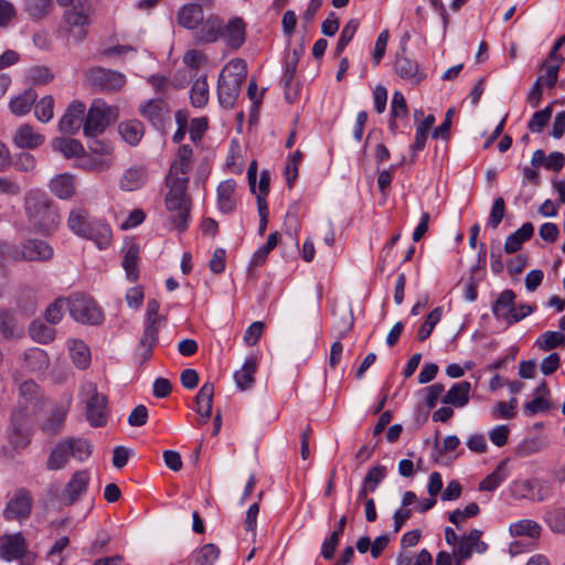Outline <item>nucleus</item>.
Returning a JSON list of instances; mask_svg holds the SVG:
<instances>
[{"instance_id": "obj_42", "label": "nucleus", "mask_w": 565, "mask_h": 565, "mask_svg": "<svg viewBox=\"0 0 565 565\" xmlns=\"http://www.w3.org/2000/svg\"><path fill=\"white\" fill-rule=\"evenodd\" d=\"M530 239V222H525L516 232L507 237L504 250L508 254L516 253L524 242Z\"/></svg>"}, {"instance_id": "obj_53", "label": "nucleus", "mask_w": 565, "mask_h": 565, "mask_svg": "<svg viewBox=\"0 0 565 565\" xmlns=\"http://www.w3.org/2000/svg\"><path fill=\"white\" fill-rule=\"evenodd\" d=\"M220 556V548L213 544L209 543L203 545L196 553L195 564L196 565H213V563Z\"/></svg>"}, {"instance_id": "obj_58", "label": "nucleus", "mask_w": 565, "mask_h": 565, "mask_svg": "<svg viewBox=\"0 0 565 565\" xmlns=\"http://www.w3.org/2000/svg\"><path fill=\"white\" fill-rule=\"evenodd\" d=\"M385 477L386 467L381 465L374 466L367 471L363 480V484L367 486L371 492H374L377 486L385 479Z\"/></svg>"}, {"instance_id": "obj_21", "label": "nucleus", "mask_w": 565, "mask_h": 565, "mask_svg": "<svg viewBox=\"0 0 565 565\" xmlns=\"http://www.w3.org/2000/svg\"><path fill=\"white\" fill-rule=\"evenodd\" d=\"M52 255V247L41 239L26 241L21 250V259L24 260H47Z\"/></svg>"}, {"instance_id": "obj_32", "label": "nucleus", "mask_w": 565, "mask_h": 565, "mask_svg": "<svg viewBox=\"0 0 565 565\" xmlns=\"http://www.w3.org/2000/svg\"><path fill=\"white\" fill-rule=\"evenodd\" d=\"M143 117L148 118L153 125L162 124L167 114V105L161 98L150 99L140 106Z\"/></svg>"}, {"instance_id": "obj_51", "label": "nucleus", "mask_w": 565, "mask_h": 565, "mask_svg": "<svg viewBox=\"0 0 565 565\" xmlns=\"http://www.w3.org/2000/svg\"><path fill=\"white\" fill-rule=\"evenodd\" d=\"M68 445L72 449V457L78 461H84L87 459L92 451L93 446L88 443V440L84 438H66Z\"/></svg>"}, {"instance_id": "obj_14", "label": "nucleus", "mask_w": 565, "mask_h": 565, "mask_svg": "<svg viewBox=\"0 0 565 565\" xmlns=\"http://www.w3.org/2000/svg\"><path fill=\"white\" fill-rule=\"evenodd\" d=\"M86 106L83 102L74 100L66 108L58 122V129L65 135H75L84 124Z\"/></svg>"}, {"instance_id": "obj_13", "label": "nucleus", "mask_w": 565, "mask_h": 565, "mask_svg": "<svg viewBox=\"0 0 565 565\" xmlns=\"http://www.w3.org/2000/svg\"><path fill=\"white\" fill-rule=\"evenodd\" d=\"M222 18L210 14L203 22L193 30V40L196 45L215 43L221 38Z\"/></svg>"}, {"instance_id": "obj_59", "label": "nucleus", "mask_w": 565, "mask_h": 565, "mask_svg": "<svg viewBox=\"0 0 565 565\" xmlns=\"http://www.w3.org/2000/svg\"><path fill=\"white\" fill-rule=\"evenodd\" d=\"M138 248L132 246L130 247L124 257L122 267L125 268L127 276L131 280H136L138 277L137 274V262H138Z\"/></svg>"}, {"instance_id": "obj_25", "label": "nucleus", "mask_w": 565, "mask_h": 565, "mask_svg": "<svg viewBox=\"0 0 565 565\" xmlns=\"http://www.w3.org/2000/svg\"><path fill=\"white\" fill-rule=\"evenodd\" d=\"M298 61H299V55H298L297 51H294L292 57L286 62L285 73L280 81L284 86V89H285V98L288 103H294L296 100V98L298 96V92H299L297 85L295 87H292V82L295 78Z\"/></svg>"}, {"instance_id": "obj_18", "label": "nucleus", "mask_w": 565, "mask_h": 565, "mask_svg": "<svg viewBox=\"0 0 565 565\" xmlns=\"http://www.w3.org/2000/svg\"><path fill=\"white\" fill-rule=\"evenodd\" d=\"M243 82L227 77L225 72L218 76L217 97L223 107H232L239 95Z\"/></svg>"}, {"instance_id": "obj_20", "label": "nucleus", "mask_w": 565, "mask_h": 565, "mask_svg": "<svg viewBox=\"0 0 565 565\" xmlns=\"http://www.w3.org/2000/svg\"><path fill=\"white\" fill-rule=\"evenodd\" d=\"M81 237L93 241L99 248H105L110 244L111 230L108 224L100 220H93L88 227H85Z\"/></svg>"}, {"instance_id": "obj_54", "label": "nucleus", "mask_w": 565, "mask_h": 565, "mask_svg": "<svg viewBox=\"0 0 565 565\" xmlns=\"http://www.w3.org/2000/svg\"><path fill=\"white\" fill-rule=\"evenodd\" d=\"M545 70V74L537 77L536 84L546 86L547 88H554L558 78V64H550L548 61L541 65V71Z\"/></svg>"}, {"instance_id": "obj_8", "label": "nucleus", "mask_w": 565, "mask_h": 565, "mask_svg": "<svg viewBox=\"0 0 565 565\" xmlns=\"http://www.w3.org/2000/svg\"><path fill=\"white\" fill-rule=\"evenodd\" d=\"M32 503L33 499L31 492L25 488L18 489L3 509L4 519L8 521L17 520L19 522L29 519Z\"/></svg>"}, {"instance_id": "obj_36", "label": "nucleus", "mask_w": 565, "mask_h": 565, "mask_svg": "<svg viewBox=\"0 0 565 565\" xmlns=\"http://www.w3.org/2000/svg\"><path fill=\"white\" fill-rule=\"evenodd\" d=\"M50 190L60 199H68L75 192L73 177L68 173L56 175L50 182Z\"/></svg>"}, {"instance_id": "obj_4", "label": "nucleus", "mask_w": 565, "mask_h": 565, "mask_svg": "<svg viewBox=\"0 0 565 565\" xmlns=\"http://www.w3.org/2000/svg\"><path fill=\"white\" fill-rule=\"evenodd\" d=\"M71 317L81 323L98 324L104 316L96 301L84 294H73L67 298Z\"/></svg>"}, {"instance_id": "obj_3", "label": "nucleus", "mask_w": 565, "mask_h": 565, "mask_svg": "<svg viewBox=\"0 0 565 565\" xmlns=\"http://www.w3.org/2000/svg\"><path fill=\"white\" fill-rule=\"evenodd\" d=\"M86 419L93 427H102L107 422V397L99 393L96 385L86 383L82 386Z\"/></svg>"}, {"instance_id": "obj_7", "label": "nucleus", "mask_w": 565, "mask_h": 565, "mask_svg": "<svg viewBox=\"0 0 565 565\" xmlns=\"http://www.w3.org/2000/svg\"><path fill=\"white\" fill-rule=\"evenodd\" d=\"M86 78L92 87L107 92L118 90L126 84L124 74L104 67L90 68Z\"/></svg>"}, {"instance_id": "obj_22", "label": "nucleus", "mask_w": 565, "mask_h": 565, "mask_svg": "<svg viewBox=\"0 0 565 565\" xmlns=\"http://www.w3.org/2000/svg\"><path fill=\"white\" fill-rule=\"evenodd\" d=\"M14 302L21 315L30 317L35 313L38 298L34 290L28 286L21 285L14 294Z\"/></svg>"}, {"instance_id": "obj_19", "label": "nucleus", "mask_w": 565, "mask_h": 565, "mask_svg": "<svg viewBox=\"0 0 565 565\" xmlns=\"http://www.w3.org/2000/svg\"><path fill=\"white\" fill-rule=\"evenodd\" d=\"M192 157L193 150L190 146L183 145L178 150L177 159L171 163L169 173L166 178L175 179H189L186 174L192 169Z\"/></svg>"}, {"instance_id": "obj_63", "label": "nucleus", "mask_w": 565, "mask_h": 565, "mask_svg": "<svg viewBox=\"0 0 565 565\" xmlns=\"http://www.w3.org/2000/svg\"><path fill=\"white\" fill-rule=\"evenodd\" d=\"M552 104L532 115V130L541 132L552 117Z\"/></svg>"}, {"instance_id": "obj_1", "label": "nucleus", "mask_w": 565, "mask_h": 565, "mask_svg": "<svg viewBox=\"0 0 565 565\" xmlns=\"http://www.w3.org/2000/svg\"><path fill=\"white\" fill-rule=\"evenodd\" d=\"M25 212L31 225L41 232H51L60 222L52 201L39 190H32L25 196Z\"/></svg>"}, {"instance_id": "obj_47", "label": "nucleus", "mask_w": 565, "mask_h": 565, "mask_svg": "<svg viewBox=\"0 0 565 565\" xmlns=\"http://www.w3.org/2000/svg\"><path fill=\"white\" fill-rule=\"evenodd\" d=\"M535 344L543 351H550L557 347L565 345V335L558 331H546L536 339Z\"/></svg>"}, {"instance_id": "obj_60", "label": "nucleus", "mask_w": 565, "mask_h": 565, "mask_svg": "<svg viewBox=\"0 0 565 565\" xmlns=\"http://www.w3.org/2000/svg\"><path fill=\"white\" fill-rule=\"evenodd\" d=\"M545 520L553 532L565 533V509L558 508L550 511Z\"/></svg>"}, {"instance_id": "obj_33", "label": "nucleus", "mask_w": 565, "mask_h": 565, "mask_svg": "<svg viewBox=\"0 0 565 565\" xmlns=\"http://www.w3.org/2000/svg\"><path fill=\"white\" fill-rule=\"evenodd\" d=\"M70 355L74 364L82 370H85L90 364L89 348L81 340L68 341Z\"/></svg>"}, {"instance_id": "obj_62", "label": "nucleus", "mask_w": 565, "mask_h": 565, "mask_svg": "<svg viewBox=\"0 0 565 565\" xmlns=\"http://www.w3.org/2000/svg\"><path fill=\"white\" fill-rule=\"evenodd\" d=\"M505 213V203L504 200L499 196L494 200L490 216H489V225L495 230L504 217Z\"/></svg>"}, {"instance_id": "obj_44", "label": "nucleus", "mask_w": 565, "mask_h": 565, "mask_svg": "<svg viewBox=\"0 0 565 565\" xmlns=\"http://www.w3.org/2000/svg\"><path fill=\"white\" fill-rule=\"evenodd\" d=\"M434 122H435V116L428 115L425 119H423L418 124V126L416 128L415 140H414V143L412 145L413 157H415L416 151L423 150L425 148L428 131L431 128V126L434 125Z\"/></svg>"}, {"instance_id": "obj_50", "label": "nucleus", "mask_w": 565, "mask_h": 565, "mask_svg": "<svg viewBox=\"0 0 565 565\" xmlns=\"http://www.w3.org/2000/svg\"><path fill=\"white\" fill-rule=\"evenodd\" d=\"M505 460H502L498 467L489 476H487L480 483L479 490L481 491H493L505 479L503 471Z\"/></svg>"}, {"instance_id": "obj_2", "label": "nucleus", "mask_w": 565, "mask_h": 565, "mask_svg": "<svg viewBox=\"0 0 565 565\" xmlns=\"http://www.w3.org/2000/svg\"><path fill=\"white\" fill-rule=\"evenodd\" d=\"M189 179L166 178V185L169 188L164 198V204L169 212L175 213L172 222L180 231L188 227L190 210L192 204L191 196L186 193Z\"/></svg>"}, {"instance_id": "obj_45", "label": "nucleus", "mask_w": 565, "mask_h": 565, "mask_svg": "<svg viewBox=\"0 0 565 565\" xmlns=\"http://www.w3.org/2000/svg\"><path fill=\"white\" fill-rule=\"evenodd\" d=\"M30 337L39 343H49L54 340L55 330L41 320H34L29 328Z\"/></svg>"}, {"instance_id": "obj_10", "label": "nucleus", "mask_w": 565, "mask_h": 565, "mask_svg": "<svg viewBox=\"0 0 565 565\" xmlns=\"http://www.w3.org/2000/svg\"><path fill=\"white\" fill-rule=\"evenodd\" d=\"M406 47H401V53L396 54L394 61L395 73L404 81L412 85L420 84L425 78V73L420 70L419 64L405 55Z\"/></svg>"}, {"instance_id": "obj_38", "label": "nucleus", "mask_w": 565, "mask_h": 565, "mask_svg": "<svg viewBox=\"0 0 565 565\" xmlns=\"http://www.w3.org/2000/svg\"><path fill=\"white\" fill-rule=\"evenodd\" d=\"M515 295L512 290L502 291L494 303L492 305V312L498 319L508 321L509 316L513 311V302Z\"/></svg>"}, {"instance_id": "obj_48", "label": "nucleus", "mask_w": 565, "mask_h": 565, "mask_svg": "<svg viewBox=\"0 0 565 565\" xmlns=\"http://www.w3.org/2000/svg\"><path fill=\"white\" fill-rule=\"evenodd\" d=\"M65 417L66 411L63 407L54 408L50 417L42 424V430L49 435L57 434L63 426Z\"/></svg>"}, {"instance_id": "obj_9", "label": "nucleus", "mask_w": 565, "mask_h": 565, "mask_svg": "<svg viewBox=\"0 0 565 565\" xmlns=\"http://www.w3.org/2000/svg\"><path fill=\"white\" fill-rule=\"evenodd\" d=\"M213 0H193L179 8L177 12V23L186 30H195L203 22L205 7H210Z\"/></svg>"}, {"instance_id": "obj_12", "label": "nucleus", "mask_w": 565, "mask_h": 565, "mask_svg": "<svg viewBox=\"0 0 565 565\" xmlns=\"http://www.w3.org/2000/svg\"><path fill=\"white\" fill-rule=\"evenodd\" d=\"M482 531L478 529H472L468 534L463 535L459 542L458 547L454 552V556L456 559H459V563H462L469 559L472 556L473 552L483 553L487 551L488 545L483 541H481Z\"/></svg>"}, {"instance_id": "obj_16", "label": "nucleus", "mask_w": 565, "mask_h": 565, "mask_svg": "<svg viewBox=\"0 0 565 565\" xmlns=\"http://www.w3.org/2000/svg\"><path fill=\"white\" fill-rule=\"evenodd\" d=\"M9 439L15 449L25 448L30 444V428L23 411L12 414Z\"/></svg>"}, {"instance_id": "obj_34", "label": "nucleus", "mask_w": 565, "mask_h": 565, "mask_svg": "<svg viewBox=\"0 0 565 565\" xmlns=\"http://www.w3.org/2000/svg\"><path fill=\"white\" fill-rule=\"evenodd\" d=\"M38 98V94L34 89L30 88L24 90L19 96L13 97L10 103L9 107L12 114L15 116H22L30 111L31 106L35 103Z\"/></svg>"}, {"instance_id": "obj_55", "label": "nucleus", "mask_w": 565, "mask_h": 565, "mask_svg": "<svg viewBox=\"0 0 565 565\" xmlns=\"http://www.w3.org/2000/svg\"><path fill=\"white\" fill-rule=\"evenodd\" d=\"M54 99L51 95L42 97L35 104V116L42 122H47L53 118Z\"/></svg>"}, {"instance_id": "obj_52", "label": "nucleus", "mask_w": 565, "mask_h": 565, "mask_svg": "<svg viewBox=\"0 0 565 565\" xmlns=\"http://www.w3.org/2000/svg\"><path fill=\"white\" fill-rule=\"evenodd\" d=\"M277 244L278 233H270L267 237V242L254 253L252 265L259 266L264 264L267 258V255L277 246Z\"/></svg>"}, {"instance_id": "obj_23", "label": "nucleus", "mask_w": 565, "mask_h": 565, "mask_svg": "<svg viewBox=\"0 0 565 565\" xmlns=\"http://www.w3.org/2000/svg\"><path fill=\"white\" fill-rule=\"evenodd\" d=\"M0 334L6 340L19 339L23 335V327L18 323L14 313L8 308H0Z\"/></svg>"}, {"instance_id": "obj_46", "label": "nucleus", "mask_w": 565, "mask_h": 565, "mask_svg": "<svg viewBox=\"0 0 565 565\" xmlns=\"http://www.w3.org/2000/svg\"><path fill=\"white\" fill-rule=\"evenodd\" d=\"M89 220L87 211L83 209L72 210L68 216V227L76 235L81 236L84 234L85 227L89 226Z\"/></svg>"}, {"instance_id": "obj_40", "label": "nucleus", "mask_w": 565, "mask_h": 565, "mask_svg": "<svg viewBox=\"0 0 565 565\" xmlns=\"http://www.w3.org/2000/svg\"><path fill=\"white\" fill-rule=\"evenodd\" d=\"M118 131L126 142L131 146H136L139 143L141 137L143 136L145 128L142 122L139 120H129L121 122L118 126Z\"/></svg>"}, {"instance_id": "obj_49", "label": "nucleus", "mask_w": 565, "mask_h": 565, "mask_svg": "<svg viewBox=\"0 0 565 565\" xmlns=\"http://www.w3.org/2000/svg\"><path fill=\"white\" fill-rule=\"evenodd\" d=\"M359 25L360 22L358 19H351L343 26L335 47L337 55H340L344 51L347 45L352 41Z\"/></svg>"}, {"instance_id": "obj_26", "label": "nucleus", "mask_w": 565, "mask_h": 565, "mask_svg": "<svg viewBox=\"0 0 565 565\" xmlns=\"http://www.w3.org/2000/svg\"><path fill=\"white\" fill-rule=\"evenodd\" d=\"M353 311L349 306L342 305L333 309V329L338 338H344L353 328Z\"/></svg>"}, {"instance_id": "obj_6", "label": "nucleus", "mask_w": 565, "mask_h": 565, "mask_svg": "<svg viewBox=\"0 0 565 565\" xmlns=\"http://www.w3.org/2000/svg\"><path fill=\"white\" fill-rule=\"evenodd\" d=\"M113 120H115V117L111 107L102 99H96L90 105L86 116L84 115V135L87 138L98 137Z\"/></svg>"}, {"instance_id": "obj_57", "label": "nucleus", "mask_w": 565, "mask_h": 565, "mask_svg": "<svg viewBox=\"0 0 565 565\" xmlns=\"http://www.w3.org/2000/svg\"><path fill=\"white\" fill-rule=\"evenodd\" d=\"M66 307L67 298H57L46 308L44 312L45 320L53 324L60 322Z\"/></svg>"}, {"instance_id": "obj_15", "label": "nucleus", "mask_w": 565, "mask_h": 565, "mask_svg": "<svg viewBox=\"0 0 565 565\" xmlns=\"http://www.w3.org/2000/svg\"><path fill=\"white\" fill-rule=\"evenodd\" d=\"M89 480L90 477L87 470H78L74 472L70 481L66 483L62 494V501L64 504H74L79 497L87 491Z\"/></svg>"}, {"instance_id": "obj_27", "label": "nucleus", "mask_w": 565, "mask_h": 565, "mask_svg": "<svg viewBox=\"0 0 565 565\" xmlns=\"http://www.w3.org/2000/svg\"><path fill=\"white\" fill-rule=\"evenodd\" d=\"M51 146L54 151L60 152L65 159L79 158L86 153L81 141L72 138L56 137L52 140Z\"/></svg>"}, {"instance_id": "obj_39", "label": "nucleus", "mask_w": 565, "mask_h": 565, "mask_svg": "<svg viewBox=\"0 0 565 565\" xmlns=\"http://www.w3.org/2000/svg\"><path fill=\"white\" fill-rule=\"evenodd\" d=\"M159 340V326L145 324L143 333L139 340V349L143 360L150 359L152 349Z\"/></svg>"}, {"instance_id": "obj_56", "label": "nucleus", "mask_w": 565, "mask_h": 565, "mask_svg": "<svg viewBox=\"0 0 565 565\" xmlns=\"http://www.w3.org/2000/svg\"><path fill=\"white\" fill-rule=\"evenodd\" d=\"M222 72H225L227 77L236 78L244 83L247 74V64L243 58H233Z\"/></svg>"}, {"instance_id": "obj_24", "label": "nucleus", "mask_w": 565, "mask_h": 565, "mask_svg": "<svg viewBox=\"0 0 565 565\" xmlns=\"http://www.w3.org/2000/svg\"><path fill=\"white\" fill-rule=\"evenodd\" d=\"M213 397L214 384L211 382L204 383L195 396V411L203 418L204 423L212 415Z\"/></svg>"}, {"instance_id": "obj_28", "label": "nucleus", "mask_w": 565, "mask_h": 565, "mask_svg": "<svg viewBox=\"0 0 565 565\" xmlns=\"http://www.w3.org/2000/svg\"><path fill=\"white\" fill-rule=\"evenodd\" d=\"M471 392V384L467 381L455 383L446 395L443 396L441 402L446 405L455 407H463L469 402Z\"/></svg>"}, {"instance_id": "obj_37", "label": "nucleus", "mask_w": 565, "mask_h": 565, "mask_svg": "<svg viewBox=\"0 0 565 565\" xmlns=\"http://www.w3.org/2000/svg\"><path fill=\"white\" fill-rule=\"evenodd\" d=\"M25 369L30 372H43L49 366L46 352L39 348H32L24 353Z\"/></svg>"}, {"instance_id": "obj_5", "label": "nucleus", "mask_w": 565, "mask_h": 565, "mask_svg": "<svg viewBox=\"0 0 565 565\" xmlns=\"http://www.w3.org/2000/svg\"><path fill=\"white\" fill-rule=\"evenodd\" d=\"M64 20L77 42L86 38L85 26L92 23L93 7L89 0H75L65 7Z\"/></svg>"}, {"instance_id": "obj_43", "label": "nucleus", "mask_w": 565, "mask_h": 565, "mask_svg": "<svg viewBox=\"0 0 565 565\" xmlns=\"http://www.w3.org/2000/svg\"><path fill=\"white\" fill-rule=\"evenodd\" d=\"M190 98L194 107H203L206 105L209 100V85L206 76H200L193 82Z\"/></svg>"}, {"instance_id": "obj_31", "label": "nucleus", "mask_w": 565, "mask_h": 565, "mask_svg": "<svg viewBox=\"0 0 565 565\" xmlns=\"http://www.w3.org/2000/svg\"><path fill=\"white\" fill-rule=\"evenodd\" d=\"M70 457H72V449L67 443V439H64L56 444V446L52 449L46 460V468L49 470L63 469L66 466Z\"/></svg>"}, {"instance_id": "obj_30", "label": "nucleus", "mask_w": 565, "mask_h": 565, "mask_svg": "<svg viewBox=\"0 0 565 565\" xmlns=\"http://www.w3.org/2000/svg\"><path fill=\"white\" fill-rule=\"evenodd\" d=\"M147 170L142 167L129 168L119 180V186L124 191L140 189L147 181Z\"/></svg>"}, {"instance_id": "obj_35", "label": "nucleus", "mask_w": 565, "mask_h": 565, "mask_svg": "<svg viewBox=\"0 0 565 565\" xmlns=\"http://www.w3.org/2000/svg\"><path fill=\"white\" fill-rule=\"evenodd\" d=\"M234 191L235 181L233 180H225L217 186V203L222 212L230 213L235 209Z\"/></svg>"}, {"instance_id": "obj_11", "label": "nucleus", "mask_w": 565, "mask_h": 565, "mask_svg": "<svg viewBox=\"0 0 565 565\" xmlns=\"http://www.w3.org/2000/svg\"><path fill=\"white\" fill-rule=\"evenodd\" d=\"M221 38L224 44L231 50H238L246 40V23L239 18H232L227 23L222 19Z\"/></svg>"}, {"instance_id": "obj_17", "label": "nucleus", "mask_w": 565, "mask_h": 565, "mask_svg": "<svg viewBox=\"0 0 565 565\" xmlns=\"http://www.w3.org/2000/svg\"><path fill=\"white\" fill-rule=\"evenodd\" d=\"M26 553V544L21 533L0 537V557L7 562L20 559Z\"/></svg>"}, {"instance_id": "obj_41", "label": "nucleus", "mask_w": 565, "mask_h": 565, "mask_svg": "<svg viewBox=\"0 0 565 565\" xmlns=\"http://www.w3.org/2000/svg\"><path fill=\"white\" fill-rule=\"evenodd\" d=\"M255 373H256V360L248 359L245 361L244 365L241 370L236 371L234 374V379L236 385L242 390H248L255 382Z\"/></svg>"}, {"instance_id": "obj_61", "label": "nucleus", "mask_w": 565, "mask_h": 565, "mask_svg": "<svg viewBox=\"0 0 565 565\" xmlns=\"http://www.w3.org/2000/svg\"><path fill=\"white\" fill-rule=\"evenodd\" d=\"M26 10L34 19H42L51 10V0H25Z\"/></svg>"}, {"instance_id": "obj_29", "label": "nucleus", "mask_w": 565, "mask_h": 565, "mask_svg": "<svg viewBox=\"0 0 565 565\" xmlns=\"http://www.w3.org/2000/svg\"><path fill=\"white\" fill-rule=\"evenodd\" d=\"M13 142L19 148L33 149L41 146L44 142V137L40 134L34 132L33 128L24 124L20 126L13 137Z\"/></svg>"}, {"instance_id": "obj_64", "label": "nucleus", "mask_w": 565, "mask_h": 565, "mask_svg": "<svg viewBox=\"0 0 565 565\" xmlns=\"http://www.w3.org/2000/svg\"><path fill=\"white\" fill-rule=\"evenodd\" d=\"M29 77L32 83L42 85L50 83L53 79V74L47 67L35 66L30 70Z\"/></svg>"}]
</instances>
